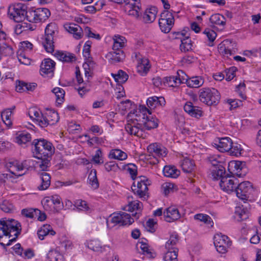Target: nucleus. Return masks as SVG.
<instances>
[{
	"label": "nucleus",
	"mask_w": 261,
	"mask_h": 261,
	"mask_svg": "<svg viewBox=\"0 0 261 261\" xmlns=\"http://www.w3.org/2000/svg\"><path fill=\"white\" fill-rule=\"evenodd\" d=\"M158 119L147 116L144 126L148 130L155 128L158 126Z\"/></svg>",
	"instance_id": "obj_50"
},
{
	"label": "nucleus",
	"mask_w": 261,
	"mask_h": 261,
	"mask_svg": "<svg viewBox=\"0 0 261 261\" xmlns=\"http://www.w3.org/2000/svg\"><path fill=\"white\" fill-rule=\"evenodd\" d=\"M109 156L114 159L122 161L127 159V155L120 149H115L110 151Z\"/></svg>",
	"instance_id": "obj_41"
},
{
	"label": "nucleus",
	"mask_w": 261,
	"mask_h": 261,
	"mask_svg": "<svg viewBox=\"0 0 261 261\" xmlns=\"http://www.w3.org/2000/svg\"><path fill=\"white\" fill-rule=\"evenodd\" d=\"M45 202L47 203V205L49 203H53L55 205V208L56 211H58V209H61L63 206V203L61 202V198L58 195H54L48 197V199L46 200Z\"/></svg>",
	"instance_id": "obj_42"
},
{
	"label": "nucleus",
	"mask_w": 261,
	"mask_h": 261,
	"mask_svg": "<svg viewBox=\"0 0 261 261\" xmlns=\"http://www.w3.org/2000/svg\"><path fill=\"white\" fill-rule=\"evenodd\" d=\"M210 22L220 27L223 29L226 24V18L220 14H215L212 15L210 18Z\"/></svg>",
	"instance_id": "obj_32"
},
{
	"label": "nucleus",
	"mask_w": 261,
	"mask_h": 261,
	"mask_svg": "<svg viewBox=\"0 0 261 261\" xmlns=\"http://www.w3.org/2000/svg\"><path fill=\"white\" fill-rule=\"evenodd\" d=\"M177 255L178 250H168L164 255V259L165 261H178Z\"/></svg>",
	"instance_id": "obj_54"
},
{
	"label": "nucleus",
	"mask_w": 261,
	"mask_h": 261,
	"mask_svg": "<svg viewBox=\"0 0 261 261\" xmlns=\"http://www.w3.org/2000/svg\"><path fill=\"white\" fill-rule=\"evenodd\" d=\"M194 218L207 224H210L211 222V218L209 216L203 214L195 215Z\"/></svg>",
	"instance_id": "obj_63"
},
{
	"label": "nucleus",
	"mask_w": 261,
	"mask_h": 261,
	"mask_svg": "<svg viewBox=\"0 0 261 261\" xmlns=\"http://www.w3.org/2000/svg\"><path fill=\"white\" fill-rule=\"evenodd\" d=\"M163 215L165 220L168 222L177 220L180 217L178 210L174 206H170L166 208Z\"/></svg>",
	"instance_id": "obj_19"
},
{
	"label": "nucleus",
	"mask_w": 261,
	"mask_h": 261,
	"mask_svg": "<svg viewBox=\"0 0 261 261\" xmlns=\"http://www.w3.org/2000/svg\"><path fill=\"white\" fill-rule=\"evenodd\" d=\"M31 140V136L28 132H20L17 134V136L15 138V142L19 145L25 144L30 142Z\"/></svg>",
	"instance_id": "obj_39"
},
{
	"label": "nucleus",
	"mask_w": 261,
	"mask_h": 261,
	"mask_svg": "<svg viewBox=\"0 0 261 261\" xmlns=\"http://www.w3.org/2000/svg\"><path fill=\"white\" fill-rule=\"evenodd\" d=\"M134 222V219L130 217V215L127 213L122 212L117 214H114L110 221H107L108 225L111 223L113 224V226L116 225H130Z\"/></svg>",
	"instance_id": "obj_10"
},
{
	"label": "nucleus",
	"mask_w": 261,
	"mask_h": 261,
	"mask_svg": "<svg viewBox=\"0 0 261 261\" xmlns=\"http://www.w3.org/2000/svg\"><path fill=\"white\" fill-rule=\"evenodd\" d=\"M147 149L150 155L155 158L165 156L167 154V149L157 143L150 144Z\"/></svg>",
	"instance_id": "obj_16"
},
{
	"label": "nucleus",
	"mask_w": 261,
	"mask_h": 261,
	"mask_svg": "<svg viewBox=\"0 0 261 261\" xmlns=\"http://www.w3.org/2000/svg\"><path fill=\"white\" fill-rule=\"evenodd\" d=\"M56 63L50 59H45L40 65V73L43 76L52 77L54 75Z\"/></svg>",
	"instance_id": "obj_13"
},
{
	"label": "nucleus",
	"mask_w": 261,
	"mask_h": 261,
	"mask_svg": "<svg viewBox=\"0 0 261 261\" xmlns=\"http://www.w3.org/2000/svg\"><path fill=\"white\" fill-rule=\"evenodd\" d=\"M245 205L236 206L235 208V218L239 221L247 219L249 217V205L246 201H244Z\"/></svg>",
	"instance_id": "obj_18"
},
{
	"label": "nucleus",
	"mask_w": 261,
	"mask_h": 261,
	"mask_svg": "<svg viewBox=\"0 0 261 261\" xmlns=\"http://www.w3.org/2000/svg\"><path fill=\"white\" fill-rule=\"evenodd\" d=\"M113 50H121L126 41L125 37L119 35H115L113 38Z\"/></svg>",
	"instance_id": "obj_40"
},
{
	"label": "nucleus",
	"mask_w": 261,
	"mask_h": 261,
	"mask_svg": "<svg viewBox=\"0 0 261 261\" xmlns=\"http://www.w3.org/2000/svg\"><path fill=\"white\" fill-rule=\"evenodd\" d=\"M181 76V79L177 77V76H169L165 77L164 78V83H167L170 87H176L179 85L181 83L185 82L186 78L184 76Z\"/></svg>",
	"instance_id": "obj_31"
},
{
	"label": "nucleus",
	"mask_w": 261,
	"mask_h": 261,
	"mask_svg": "<svg viewBox=\"0 0 261 261\" xmlns=\"http://www.w3.org/2000/svg\"><path fill=\"white\" fill-rule=\"evenodd\" d=\"M47 258L49 261H64V257L57 250H50L47 254Z\"/></svg>",
	"instance_id": "obj_45"
},
{
	"label": "nucleus",
	"mask_w": 261,
	"mask_h": 261,
	"mask_svg": "<svg viewBox=\"0 0 261 261\" xmlns=\"http://www.w3.org/2000/svg\"><path fill=\"white\" fill-rule=\"evenodd\" d=\"M163 173L166 177L176 178L180 174V171L174 166H166L163 169Z\"/></svg>",
	"instance_id": "obj_36"
},
{
	"label": "nucleus",
	"mask_w": 261,
	"mask_h": 261,
	"mask_svg": "<svg viewBox=\"0 0 261 261\" xmlns=\"http://www.w3.org/2000/svg\"><path fill=\"white\" fill-rule=\"evenodd\" d=\"M185 81L188 87L192 88H198L204 83L203 79L200 76L192 77L189 79L186 78Z\"/></svg>",
	"instance_id": "obj_35"
},
{
	"label": "nucleus",
	"mask_w": 261,
	"mask_h": 261,
	"mask_svg": "<svg viewBox=\"0 0 261 261\" xmlns=\"http://www.w3.org/2000/svg\"><path fill=\"white\" fill-rule=\"evenodd\" d=\"M36 213H39L38 209L33 208H23L21 210V212L22 215L27 218L31 219L34 218L35 217V215H36Z\"/></svg>",
	"instance_id": "obj_52"
},
{
	"label": "nucleus",
	"mask_w": 261,
	"mask_h": 261,
	"mask_svg": "<svg viewBox=\"0 0 261 261\" xmlns=\"http://www.w3.org/2000/svg\"><path fill=\"white\" fill-rule=\"evenodd\" d=\"M6 167L8 168L9 171L11 173L17 176V177L21 176L23 174V173L17 174L15 173V171H19V168H20V166H19V162L17 160H13L8 162L6 164Z\"/></svg>",
	"instance_id": "obj_37"
},
{
	"label": "nucleus",
	"mask_w": 261,
	"mask_h": 261,
	"mask_svg": "<svg viewBox=\"0 0 261 261\" xmlns=\"http://www.w3.org/2000/svg\"><path fill=\"white\" fill-rule=\"evenodd\" d=\"M142 126L136 125L135 123L128 122L125 125V128L126 131L131 135H135L137 137H141L143 135V130Z\"/></svg>",
	"instance_id": "obj_23"
},
{
	"label": "nucleus",
	"mask_w": 261,
	"mask_h": 261,
	"mask_svg": "<svg viewBox=\"0 0 261 261\" xmlns=\"http://www.w3.org/2000/svg\"><path fill=\"white\" fill-rule=\"evenodd\" d=\"M56 57L60 61L63 62H71L75 60V57L74 55L69 53H63L58 51L56 53Z\"/></svg>",
	"instance_id": "obj_34"
},
{
	"label": "nucleus",
	"mask_w": 261,
	"mask_h": 261,
	"mask_svg": "<svg viewBox=\"0 0 261 261\" xmlns=\"http://www.w3.org/2000/svg\"><path fill=\"white\" fill-rule=\"evenodd\" d=\"M238 183L239 181L235 176L227 174L226 177L221 178L219 184L222 190L230 193L234 192Z\"/></svg>",
	"instance_id": "obj_11"
},
{
	"label": "nucleus",
	"mask_w": 261,
	"mask_h": 261,
	"mask_svg": "<svg viewBox=\"0 0 261 261\" xmlns=\"http://www.w3.org/2000/svg\"><path fill=\"white\" fill-rule=\"evenodd\" d=\"M28 11L27 6L23 3L11 5L8 9V15L11 19L19 22L27 18Z\"/></svg>",
	"instance_id": "obj_4"
},
{
	"label": "nucleus",
	"mask_w": 261,
	"mask_h": 261,
	"mask_svg": "<svg viewBox=\"0 0 261 261\" xmlns=\"http://www.w3.org/2000/svg\"><path fill=\"white\" fill-rule=\"evenodd\" d=\"M52 92L56 96V101L59 104H61L64 99V90L61 88L56 87L52 90Z\"/></svg>",
	"instance_id": "obj_49"
},
{
	"label": "nucleus",
	"mask_w": 261,
	"mask_h": 261,
	"mask_svg": "<svg viewBox=\"0 0 261 261\" xmlns=\"http://www.w3.org/2000/svg\"><path fill=\"white\" fill-rule=\"evenodd\" d=\"M252 190L251 183L248 181H245L240 184L238 183L234 192L239 198L245 201L244 200H247L249 194Z\"/></svg>",
	"instance_id": "obj_12"
},
{
	"label": "nucleus",
	"mask_w": 261,
	"mask_h": 261,
	"mask_svg": "<svg viewBox=\"0 0 261 261\" xmlns=\"http://www.w3.org/2000/svg\"><path fill=\"white\" fill-rule=\"evenodd\" d=\"M123 6L124 11L129 16L138 18L141 14L140 0H125Z\"/></svg>",
	"instance_id": "obj_8"
},
{
	"label": "nucleus",
	"mask_w": 261,
	"mask_h": 261,
	"mask_svg": "<svg viewBox=\"0 0 261 261\" xmlns=\"http://www.w3.org/2000/svg\"><path fill=\"white\" fill-rule=\"evenodd\" d=\"M89 183L95 189L99 187V183L96 176L95 169H92L88 176Z\"/></svg>",
	"instance_id": "obj_47"
},
{
	"label": "nucleus",
	"mask_w": 261,
	"mask_h": 261,
	"mask_svg": "<svg viewBox=\"0 0 261 261\" xmlns=\"http://www.w3.org/2000/svg\"><path fill=\"white\" fill-rule=\"evenodd\" d=\"M161 19H165L167 22H174V18L172 13L169 10H164L161 14Z\"/></svg>",
	"instance_id": "obj_57"
},
{
	"label": "nucleus",
	"mask_w": 261,
	"mask_h": 261,
	"mask_svg": "<svg viewBox=\"0 0 261 261\" xmlns=\"http://www.w3.org/2000/svg\"><path fill=\"white\" fill-rule=\"evenodd\" d=\"M12 111L11 109H8L2 112L1 117L4 123L9 127H11L12 123L11 116Z\"/></svg>",
	"instance_id": "obj_44"
},
{
	"label": "nucleus",
	"mask_w": 261,
	"mask_h": 261,
	"mask_svg": "<svg viewBox=\"0 0 261 261\" xmlns=\"http://www.w3.org/2000/svg\"><path fill=\"white\" fill-rule=\"evenodd\" d=\"M59 116L58 113L53 110H48L44 114V119L40 120L41 127H45L48 125H54L58 122Z\"/></svg>",
	"instance_id": "obj_14"
},
{
	"label": "nucleus",
	"mask_w": 261,
	"mask_h": 261,
	"mask_svg": "<svg viewBox=\"0 0 261 261\" xmlns=\"http://www.w3.org/2000/svg\"><path fill=\"white\" fill-rule=\"evenodd\" d=\"M232 144L231 140L228 137H225L220 139L219 143L217 145L220 151L228 152L231 149Z\"/></svg>",
	"instance_id": "obj_27"
},
{
	"label": "nucleus",
	"mask_w": 261,
	"mask_h": 261,
	"mask_svg": "<svg viewBox=\"0 0 261 261\" xmlns=\"http://www.w3.org/2000/svg\"><path fill=\"white\" fill-rule=\"evenodd\" d=\"M242 151V148L241 147V145L238 144H233L232 143V147H231V149H230L229 150L230 153L231 155L236 156L241 155Z\"/></svg>",
	"instance_id": "obj_61"
},
{
	"label": "nucleus",
	"mask_w": 261,
	"mask_h": 261,
	"mask_svg": "<svg viewBox=\"0 0 261 261\" xmlns=\"http://www.w3.org/2000/svg\"><path fill=\"white\" fill-rule=\"evenodd\" d=\"M138 62L137 71L142 75H145L150 68L148 59L145 58H138Z\"/></svg>",
	"instance_id": "obj_26"
},
{
	"label": "nucleus",
	"mask_w": 261,
	"mask_h": 261,
	"mask_svg": "<svg viewBox=\"0 0 261 261\" xmlns=\"http://www.w3.org/2000/svg\"><path fill=\"white\" fill-rule=\"evenodd\" d=\"M112 76L114 77L115 81L120 85L125 83L128 77L127 73L122 70H119L117 73H112Z\"/></svg>",
	"instance_id": "obj_43"
},
{
	"label": "nucleus",
	"mask_w": 261,
	"mask_h": 261,
	"mask_svg": "<svg viewBox=\"0 0 261 261\" xmlns=\"http://www.w3.org/2000/svg\"><path fill=\"white\" fill-rule=\"evenodd\" d=\"M162 189L165 196L168 195L170 193H173L177 190L176 186L169 182H166L162 185Z\"/></svg>",
	"instance_id": "obj_46"
},
{
	"label": "nucleus",
	"mask_w": 261,
	"mask_h": 261,
	"mask_svg": "<svg viewBox=\"0 0 261 261\" xmlns=\"http://www.w3.org/2000/svg\"><path fill=\"white\" fill-rule=\"evenodd\" d=\"M21 231V225L18 221L12 219H2L0 220V245L5 249L6 246L16 241Z\"/></svg>",
	"instance_id": "obj_1"
},
{
	"label": "nucleus",
	"mask_w": 261,
	"mask_h": 261,
	"mask_svg": "<svg viewBox=\"0 0 261 261\" xmlns=\"http://www.w3.org/2000/svg\"><path fill=\"white\" fill-rule=\"evenodd\" d=\"M136 179L137 186L134 182L132 186L133 192L139 198L144 200L146 199L149 197L147 186L150 184L148 179L145 176H140Z\"/></svg>",
	"instance_id": "obj_6"
},
{
	"label": "nucleus",
	"mask_w": 261,
	"mask_h": 261,
	"mask_svg": "<svg viewBox=\"0 0 261 261\" xmlns=\"http://www.w3.org/2000/svg\"><path fill=\"white\" fill-rule=\"evenodd\" d=\"M41 179V184L38 186V188L39 190H44L47 189L50 184V176L46 172H41L40 174Z\"/></svg>",
	"instance_id": "obj_33"
},
{
	"label": "nucleus",
	"mask_w": 261,
	"mask_h": 261,
	"mask_svg": "<svg viewBox=\"0 0 261 261\" xmlns=\"http://www.w3.org/2000/svg\"><path fill=\"white\" fill-rule=\"evenodd\" d=\"M90 65H91L92 71L95 65V63L93 61L91 60V61L89 62V63L85 62L83 64V68L85 71V74L86 77H89L91 76Z\"/></svg>",
	"instance_id": "obj_60"
},
{
	"label": "nucleus",
	"mask_w": 261,
	"mask_h": 261,
	"mask_svg": "<svg viewBox=\"0 0 261 261\" xmlns=\"http://www.w3.org/2000/svg\"><path fill=\"white\" fill-rule=\"evenodd\" d=\"M148 107L150 109H154L158 107L165 105L166 101L163 97L152 96L149 97L146 101Z\"/></svg>",
	"instance_id": "obj_22"
},
{
	"label": "nucleus",
	"mask_w": 261,
	"mask_h": 261,
	"mask_svg": "<svg viewBox=\"0 0 261 261\" xmlns=\"http://www.w3.org/2000/svg\"><path fill=\"white\" fill-rule=\"evenodd\" d=\"M50 16L49 9L45 8H39L28 11L27 19L33 23L42 22L47 20Z\"/></svg>",
	"instance_id": "obj_7"
},
{
	"label": "nucleus",
	"mask_w": 261,
	"mask_h": 261,
	"mask_svg": "<svg viewBox=\"0 0 261 261\" xmlns=\"http://www.w3.org/2000/svg\"><path fill=\"white\" fill-rule=\"evenodd\" d=\"M125 55L124 51L122 50H115L109 52L107 55L108 58L112 63L120 62L124 60Z\"/></svg>",
	"instance_id": "obj_21"
},
{
	"label": "nucleus",
	"mask_w": 261,
	"mask_h": 261,
	"mask_svg": "<svg viewBox=\"0 0 261 261\" xmlns=\"http://www.w3.org/2000/svg\"><path fill=\"white\" fill-rule=\"evenodd\" d=\"M64 27L67 31L73 34V37L76 39L82 38L83 30L78 24L74 23H69L64 24Z\"/></svg>",
	"instance_id": "obj_20"
},
{
	"label": "nucleus",
	"mask_w": 261,
	"mask_h": 261,
	"mask_svg": "<svg viewBox=\"0 0 261 261\" xmlns=\"http://www.w3.org/2000/svg\"><path fill=\"white\" fill-rule=\"evenodd\" d=\"M214 244L218 252L225 253L231 246V242L227 236L217 233L214 237Z\"/></svg>",
	"instance_id": "obj_9"
},
{
	"label": "nucleus",
	"mask_w": 261,
	"mask_h": 261,
	"mask_svg": "<svg viewBox=\"0 0 261 261\" xmlns=\"http://www.w3.org/2000/svg\"><path fill=\"white\" fill-rule=\"evenodd\" d=\"M75 205L79 210L88 211L89 210L87 202L84 200H77L75 202Z\"/></svg>",
	"instance_id": "obj_64"
},
{
	"label": "nucleus",
	"mask_w": 261,
	"mask_h": 261,
	"mask_svg": "<svg viewBox=\"0 0 261 261\" xmlns=\"http://www.w3.org/2000/svg\"><path fill=\"white\" fill-rule=\"evenodd\" d=\"M50 230V225L45 224L38 231L37 234L40 240H43L44 237L49 234Z\"/></svg>",
	"instance_id": "obj_56"
},
{
	"label": "nucleus",
	"mask_w": 261,
	"mask_h": 261,
	"mask_svg": "<svg viewBox=\"0 0 261 261\" xmlns=\"http://www.w3.org/2000/svg\"><path fill=\"white\" fill-rule=\"evenodd\" d=\"M164 20L165 19L160 18L159 20V24L160 29L161 30L162 32H164L165 33H168L171 30V29L174 24V23L167 22Z\"/></svg>",
	"instance_id": "obj_48"
},
{
	"label": "nucleus",
	"mask_w": 261,
	"mask_h": 261,
	"mask_svg": "<svg viewBox=\"0 0 261 261\" xmlns=\"http://www.w3.org/2000/svg\"><path fill=\"white\" fill-rule=\"evenodd\" d=\"M0 208L5 213H11L14 210V206L9 201L5 200L0 203Z\"/></svg>",
	"instance_id": "obj_55"
},
{
	"label": "nucleus",
	"mask_w": 261,
	"mask_h": 261,
	"mask_svg": "<svg viewBox=\"0 0 261 261\" xmlns=\"http://www.w3.org/2000/svg\"><path fill=\"white\" fill-rule=\"evenodd\" d=\"M130 117H132V116L129 114L127 116V122L135 123L136 125L142 127L144 126L146 120L147 119V116L141 112H139V114H135L132 118H130Z\"/></svg>",
	"instance_id": "obj_25"
},
{
	"label": "nucleus",
	"mask_w": 261,
	"mask_h": 261,
	"mask_svg": "<svg viewBox=\"0 0 261 261\" xmlns=\"http://www.w3.org/2000/svg\"><path fill=\"white\" fill-rule=\"evenodd\" d=\"M245 205L236 206L235 208V218L239 221L247 219L249 217V205L246 201H244Z\"/></svg>",
	"instance_id": "obj_17"
},
{
	"label": "nucleus",
	"mask_w": 261,
	"mask_h": 261,
	"mask_svg": "<svg viewBox=\"0 0 261 261\" xmlns=\"http://www.w3.org/2000/svg\"><path fill=\"white\" fill-rule=\"evenodd\" d=\"M30 116L31 118L37 121L38 124L41 126L40 120L42 121L44 119V114H42L39 110L33 109L30 111Z\"/></svg>",
	"instance_id": "obj_53"
},
{
	"label": "nucleus",
	"mask_w": 261,
	"mask_h": 261,
	"mask_svg": "<svg viewBox=\"0 0 261 261\" xmlns=\"http://www.w3.org/2000/svg\"><path fill=\"white\" fill-rule=\"evenodd\" d=\"M212 175L215 179H220L223 177H226L227 174L225 172V169L222 165H219L214 168H211Z\"/></svg>",
	"instance_id": "obj_29"
},
{
	"label": "nucleus",
	"mask_w": 261,
	"mask_h": 261,
	"mask_svg": "<svg viewBox=\"0 0 261 261\" xmlns=\"http://www.w3.org/2000/svg\"><path fill=\"white\" fill-rule=\"evenodd\" d=\"M199 99L208 106L216 105L220 101V94L215 88H202L200 90Z\"/></svg>",
	"instance_id": "obj_5"
},
{
	"label": "nucleus",
	"mask_w": 261,
	"mask_h": 261,
	"mask_svg": "<svg viewBox=\"0 0 261 261\" xmlns=\"http://www.w3.org/2000/svg\"><path fill=\"white\" fill-rule=\"evenodd\" d=\"M127 170L130 174L132 178L134 180L137 179V167L134 164H128L127 165Z\"/></svg>",
	"instance_id": "obj_59"
},
{
	"label": "nucleus",
	"mask_w": 261,
	"mask_h": 261,
	"mask_svg": "<svg viewBox=\"0 0 261 261\" xmlns=\"http://www.w3.org/2000/svg\"><path fill=\"white\" fill-rule=\"evenodd\" d=\"M88 247L89 249L97 252L100 251L101 248L99 241L97 240L90 241L88 244Z\"/></svg>",
	"instance_id": "obj_62"
},
{
	"label": "nucleus",
	"mask_w": 261,
	"mask_h": 261,
	"mask_svg": "<svg viewBox=\"0 0 261 261\" xmlns=\"http://www.w3.org/2000/svg\"><path fill=\"white\" fill-rule=\"evenodd\" d=\"M157 9L155 7L146 9L143 14V21L146 23L153 22L155 19Z\"/></svg>",
	"instance_id": "obj_28"
},
{
	"label": "nucleus",
	"mask_w": 261,
	"mask_h": 261,
	"mask_svg": "<svg viewBox=\"0 0 261 261\" xmlns=\"http://www.w3.org/2000/svg\"><path fill=\"white\" fill-rule=\"evenodd\" d=\"M181 167L184 172L191 174L194 169L195 164L193 161L185 158L181 163Z\"/></svg>",
	"instance_id": "obj_38"
},
{
	"label": "nucleus",
	"mask_w": 261,
	"mask_h": 261,
	"mask_svg": "<svg viewBox=\"0 0 261 261\" xmlns=\"http://www.w3.org/2000/svg\"><path fill=\"white\" fill-rule=\"evenodd\" d=\"M179 241V236L176 233H173L170 235V238L165 244V248L167 250L174 251L178 250L175 247Z\"/></svg>",
	"instance_id": "obj_30"
},
{
	"label": "nucleus",
	"mask_w": 261,
	"mask_h": 261,
	"mask_svg": "<svg viewBox=\"0 0 261 261\" xmlns=\"http://www.w3.org/2000/svg\"><path fill=\"white\" fill-rule=\"evenodd\" d=\"M185 111L190 116L196 118H199L202 115V111L198 107L193 106L192 102L188 101L184 107Z\"/></svg>",
	"instance_id": "obj_24"
},
{
	"label": "nucleus",
	"mask_w": 261,
	"mask_h": 261,
	"mask_svg": "<svg viewBox=\"0 0 261 261\" xmlns=\"http://www.w3.org/2000/svg\"><path fill=\"white\" fill-rule=\"evenodd\" d=\"M142 206V203L138 200L130 201L127 206L123 208V210L130 212L135 210H140L141 209Z\"/></svg>",
	"instance_id": "obj_51"
},
{
	"label": "nucleus",
	"mask_w": 261,
	"mask_h": 261,
	"mask_svg": "<svg viewBox=\"0 0 261 261\" xmlns=\"http://www.w3.org/2000/svg\"><path fill=\"white\" fill-rule=\"evenodd\" d=\"M58 31V26L55 22L47 24L45 30L44 36L41 38L42 44L48 53L54 51V35Z\"/></svg>",
	"instance_id": "obj_3"
},
{
	"label": "nucleus",
	"mask_w": 261,
	"mask_h": 261,
	"mask_svg": "<svg viewBox=\"0 0 261 261\" xmlns=\"http://www.w3.org/2000/svg\"><path fill=\"white\" fill-rule=\"evenodd\" d=\"M34 146L33 153L34 156L40 161L38 162L39 167L42 171L47 170L50 164L49 158L55 151V148L50 142L44 139H35L32 143Z\"/></svg>",
	"instance_id": "obj_2"
},
{
	"label": "nucleus",
	"mask_w": 261,
	"mask_h": 261,
	"mask_svg": "<svg viewBox=\"0 0 261 261\" xmlns=\"http://www.w3.org/2000/svg\"><path fill=\"white\" fill-rule=\"evenodd\" d=\"M91 161L97 165H100L103 163L102 152L100 149H98L96 151L95 154L92 156Z\"/></svg>",
	"instance_id": "obj_58"
},
{
	"label": "nucleus",
	"mask_w": 261,
	"mask_h": 261,
	"mask_svg": "<svg viewBox=\"0 0 261 261\" xmlns=\"http://www.w3.org/2000/svg\"><path fill=\"white\" fill-rule=\"evenodd\" d=\"M174 34L175 39H180V48L182 51L186 52L192 49V41L189 36H186V34L183 32H176Z\"/></svg>",
	"instance_id": "obj_15"
}]
</instances>
